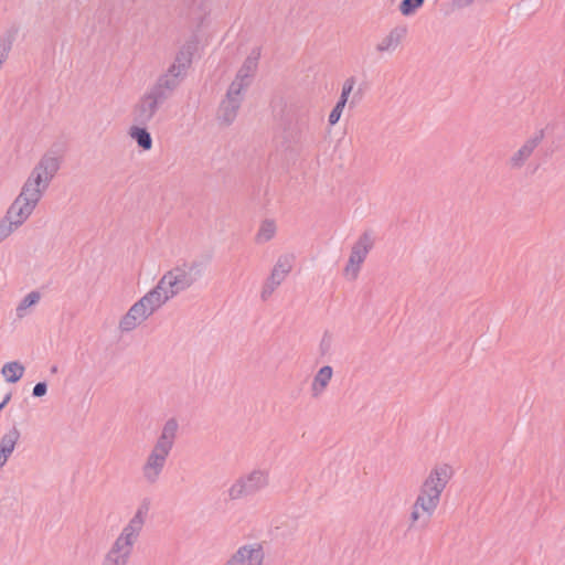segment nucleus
<instances>
[{
    "label": "nucleus",
    "mask_w": 565,
    "mask_h": 565,
    "mask_svg": "<svg viewBox=\"0 0 565 565\" xmlns=\"http://www.w3.org/2000/svg\"><path fill=\"white\" fill-rule=\"evenodd\" d=\"M454 476L455 469L449 462H436L430 467L412 507L409 515L412 525L427 522L433 516Z\"/></svg>",
    "instance_id": "f257e3e1"
},
{
    "label": "nucleus",
    "mask_w": 565,
    "mask_h": 565,
    "mask_svg": "<svg viewBox=\"0 0 565 565\" xmlns=\"http://www.w3.org/2000/svg\"><path fill=\"white\" fill-rule=\"evenodd\" d=\"M374 235L372 232H363L352 244L347 262L342 269L345 280L354 281L358 279L362 266L374 246Z\"/></svg>",
    "instance_id": "f03ea898"
},
{
    "label": "nucleus",
    "mask_w": 565,
    "mask_h": 565,
    "mask_svg": "<svg viewBox=\"0 0 565 565\" xmlns=\"http://www.w3.org/2000/svg\"><path fill=\"white\" fill-rule=\"evenodd\" d=\"M193 281L190 267H177L163 275L152 291L164 305L169 299L190 287Z\"/></svg>",
    "instance_id": "7ed1b4c3"
},
{
    "label": "nucleus",
    "mask_w": 565,
    "mask_h": 565,
    "mask_svg": "<svg viewBox=\"0 0 565 565\" xmlns=\"http://www.w3.org/2000/svg\"><path fill=\"white\" fill-rule=\"evenodd\" d=\"M149 510L150 503L148 501H143L138 505L135 514L124 526L120 534L116 539L114 546L131 554L134 544L136 543L146 523Z\"/></svg>",
    "instance_id": "20e7f679"
},
{
    "label": "nucleus",
    "mask_w": 565,
    "mask_h": 565,
    "mask_svg": "<svg viewBox=\"0 0 565 565\" xmlns=\"http://www.w3.org/2000/svg\"><path fill=\"white\" fill-rule=\"evenodd\" d=\"M163 303L151 290L136 302L120 320L119 327L124 331L136 329Z\"/></svg>",
    "instance_id": "39448f33"
},
{
    "label": "nucleus",
    "mask_w": 565,
    "mask_h": 565,
    "mask_svg": "<svg viewBox=\"0 0 565 565\" xmlns=\"http://www.w3.org/2000/svg\"><path fill=\"white\" fill-rule=\"evenodd\" d=\"M163 303L151 290L136 302L120 320L119 327L124 331L136 329Z\"/></svg>",
    "instance_id": "423d86ee"
},
{
    "label": "nucleus",
    "mask_w": 565,
    "mask_h": 565,
    "mask_svg": "<svg viewBox=\"0 0 565 565\" xmlns=\"http://www.w3.org/2000/svg\"><path fill=\"white\" fill-rule=\"evenodd\" d=\"M163 303L151 290L136 302L120 320L119 327L124 331L136 329Z\"/></svg>",
    "instance_id": "0eeeda50"
},
{
    "label": "nucleus",
    "mask_w": 565,
    "mask_h": 565,
    "mask_svg": "<svg viewBox=\"0 0 565 565\" xmlns=\"http://www.w3.org/2000/svg\"><path fill=\"white\" fill-rule=\"evenodd\" d=\"M58 169V161L51 156H44L32 170L23 188L32 190L42 196V193L49 185Z\"/></svg>",
    "instance_id": "6e6552de"
},
{
    "label": "nucleus",
    "mask_w": 565,
    "mask_h": 565,
    "mask_svg": "<svg viewBox=\"0 0 565 565\" xmlns=\"http://www.w3.org/2000/svg\"><path fill=\"white\" fill-rule=\"evenodd\" d=\"M269 484V475L266 471L255 470L244 478L238 479L228 489L231 499H239L257 493Z\"/></svg>",
    "instance_id": "1a4fd4ad"
},
{
    "label": "nucleus",
    "mask_w": 565,
    "mask_h": 565,
    "mask_svg": "<svg viewBox=\"0 0 565 565\" xmlns=\"http://www.w3.org/2000/svg\"><path fill=\"white\" fill-rule=\"evenodd\" d=\"M40 199L41 196L36 192L22 188L21 193L7 212L12 224L21 226L32 214Z\"/></svg>",
    "instance_id": "9d476101"
},
{
    "label": "nucleus",
    "mask_w": 565,
    "mask_h": 565,
    "mask_svg": "<svg viewBox=\"0 0 565 565\" xmlns=\"http://www.w3.org/2000/svg\"><path fill=\"white\" fill-rule=\"evenodd\" d=\"M294 266V256L281 255L276 260L269 277L266 279L262 291V299H268L274 291L285 281L287 276L291 273Z\"/></svg>",
    "instance_id": "9b49d317"
},
{
    "label": "nucleus",
    "mask_w": 565,
    "mask_h": 565,
    "mask_svg": "<svg viewBox=\"0 0 565 565\" xmlns=\"http://www.w3.org/2000/svg\"><path fill=\"white\" fill-rule=\"evenodd\" d=\"M265 550L262 543L241 545L228 558L226 565H264Z\"/></svg>",
    "instance_id": "f8f14e48"
},
{
    "label": "nucleus",
    "mask_w": 565,
    "mask_h": 565,
    "mask_svg": "<svg viewBox=\"0 0 565 565\" xmlns=\"http://www.w3.org/2000/svg\"><path fill=\"white\" fill-rule=\"evenodd\" d=\"M169 454L157 447L152 448L142 467V476L147 481L154 482L158 480Z\"/></svg>",
    "instance_id": "ddd939ff"
},
{
    "label": "nucleus",
    "mask_w": 565,
    "mask_h": 565,
    "mask_svg": "<svg viewBox=\"0 0 565 565\" xmlns=\"http://www.w3.org/2000/svg\"><path fill=\"white\" fill-rule=\"evenodd\" d=\"M248 74L242 75V71L238 73L236 78L232 82L226 98L223 100V108L232 107V110L238 109L239 106V96L242 92L246 88L248 81Z\"/></svg>",
    "instance_id": "4468645a"
},
{
    "label": "nucleus",
    "mask_w": 565,
    "mask_h": 565,
    "mask_svg": "<svg viewBox=\"0 0 565 565\" xmlns=\"http://www.w3.org/2000/svg\"><path fill=\"white\" fill-rule=\"evenodd\" d=\"M333 377V370L329 365H324L318 370L310 385L311 394L318 397L324 393Z\"/></svg>",
    "instance_id": "2eb2a0df"
},
{
    "label": "nucleus",
    "mask_w": 565,
    "mask_h": 565,
    "mask_svg": "<svg viewBox=\"0 0 565 565\" xmlns=\"http://www.w3.org/2000/svg\"><path fill=\"white\" fill-rule=\"evenodd\" d=\"M179 425L175 419H169L162 427L154 447L170 452L177 437Z\"/></svg>",
    "instance_id": "dca6fc26"
},
{
    "label": "nucleus",
    "mask_w": 565,
    "mask_h": 565,
    "mask_svg": "<svg viewBox=\"0 0 565 565\" xmlns=\"http://www.w3.org/2000/svg\"><path fill=\"white\" fill-rule=\"evenodd\" d=\"M19 438L20 433L15 427L2 436L0 441V467L7 462L8 458L13 452Z\"/></svg>",
    "instance_id": "f3484780"
},
{
    "label": "nucleus",
    "mask_w": 565,
    "mask_h": 565,
    "mask_svg": "<svg viewBox=\"0 0 565 565\" xmlns=\"http://www.w3.org/2000/svg\"><path fill=\"white\" fill-rule=\"evenodd\" d=\"M277 233V224L274 220H263L256 231L254 241L256 244L262 245L271 241Z\"/></svg>",
    "instance_id": "a211bd4d"
},
{
    "label": "nucleus",
    "mask_w": 565,
    "mask_h": 565,
    "mask_svg": "<svg viewBox=\"0 0 565 565\" xmlns=\"http://www.w3.org/2000/svg\"><path fill=\"white\" fill-rule=\"evenodd\" d=\"M535 148L534 141L522 145L510 158L509 164L512 168H521L532 156Z\"/></svg>",
    "instance_id": "6ab92c4d"
},
{
    "label": "nucleus",
    "mask_w": 565,
    "mask_h": 565,
    "mask_svg": "<svg viewBox=\"0 0 565 565\" xmlns=\"http://www.w3.org/2000/svg\"><path fill=\"white\" fill-rule=\"evenodd\" d=\"M1 374L9 383L18 382L24 374V366L19 362H9L2 366Z\"/></svg>",
    "instance_id": "aec40b11"
},
{
    "label": "nucleus",
    "mask_w": 565,
    "mask_h": 565,
    "mask_svg": "<svg viewBox=\"0 0 565 565\" xmlns=\"http://www.w3.org/2000/svg\"><path fill=\"white\" fill-rule=\"evenodd\" d=\"M130 554L113 545L103 565H127Z\"/></svg>",
    "instance_id": "412c9836"
},
{
    "label": "nucleus",
    "mask_w": 565,
    "mask_h": 565,
    "mask_svg": "<svg viewBox=\"0 0 565 565\" xmlns=\"http://www.w3.org/2000/svg\"><path fill=\"white\" fill-rule=\"evenodd\" d=\"M130 137L137 141V143L143 149V150H150L152 147V139L150 134L139 127H132L130 129Z\"/></svg>",
    "instance_id": "4be33fe9"
},
{
    "label": "nucleus",
    "mask_w": 565,
    "mask_h": 565,
    "mask_svg": "<svg viewBox=\"0 0 565 565\" xmlns=\"http://www.w3.org/2000/svg\"><path fill=\"white\" fill-rule=\"evenodd\" d=\"M40 300V294L36 291L30 292L26 295L21 303L17 308V313L19 317H23L25 313V310L33 305H35Z\"/></svg>",
    "instance_id": "5701e85b"
},
{
    "label": "nucleus",
    "mask_w": 565,
    "mask_h": 565,
    "mask_svg": "<svg viewBox=\"0 0 565 565\" xmlns=\"http://www.w3.org/2000/svg\"><path fill=\"white\" fill-rule=\"evenodd\" d=\"M424 3V0H403L399 10L403 15L413 14Z\"/></svg>",
    "instance_id": "b1692460"
},
{
    "label": "nucleus",
    "mask_w": 565,
    "mask_h": 565,
    "mask_svg": "<svg viewBox=\"0 0 565 565\" xmlns=\"http://www.w3.org/2000/svg\"><path fill=\"white\" fill-rule=\"evenodd\" d=\"M19 227L18 224H12L9 216L6 215L4 220L0 222V242L7 238L12 232Z\"/></svg>",
    "instance_id": "393cba45"
},
{
    "label": "nucleus",
    "mask_w": 565,
    "mask_h": 565,
    "mask_svg": "<svg viewBox=\"0 0 565 565\" xmlns=\"http://www.w3.org/2000/svg\"><path fill=\"white\" fill-rule=\"evenodd\" d=\"M345 105L347 103L339 100L334 108L331 110L329 115V124L331 126L335 125L340 120Z\"/></svg>",
    "instance_id": "a878e982"
},
{
    "label": "nucleus",
    "mask_w": 565,
    "mask_h": 565,
    "mask_svg": "<svg viewBox=\"0 0 565 565\" xmlns=\"http://www.w3.org/2000/svg\"><path fill=\"white\" fill-rule=\"evenodd\" d=\"M397 45V39L394 38L393 34L388 35L387 38H385L380 44H379V50L381 51H385V50H391V49H395Z\"/></svg>",
    "instance_id": "bb28decb"
},
{
    "label": "nucleus",
    "mask_w": 565,
    "mask_h": 565,
    "mask_svg": "<svg viewBox=\"0 0 565 565\" xmlns=\"http://www.w3.org/2000/svg\"><path fill=\"white\" fill-rule=\"evenodd\" d=\"M354 82L352 79L347 81L342 86L340 99L343 103H348L349 96L352 93Z\"/></svg>",
    "instance_id": "cd10ccee"
},
{
    "label": "nucleus",
    "mask_w": 565,
    "mask_h": 565,
    "mask_svg": "<svg viewBox=\"0 0 565 565\" xmlns=\"http://www.w3.org/2000/svg\"><path fill=\"white\" fill-rule=\"evenodd\" d=\"M220 111H221V116L223 117L224 121L230 122V121H232L234 119L237 109H235L233 111L231 106L227 107L226 109H224L223 108V104H222Z\"/></svg>",
    "instance_id": "c85d7f7f"
},
{
    "label": "nucleus",
    "mask_w": 565,
    "mask_h": 565,
    "mask_svg": "<svg viewBox=\"0 0 565 565\" xmlns=\"http://www.w3.org/2000/svg\"><path fill=\"white\" fill-rule=\"evenodd\" d=\"M46 393V384L45 383H38L33 388V395L36 397H41L45 395Z\"/></svg>",
    "instance_id": "c756f323"
},
{
    "label": "nucleus",
    "mask_w": 565,
    "mask_h": 565,
    "mask_svg": "<svg viewBox=\"0 0 565 565\" xmlns=\"http://www.w3.org/2000/svg\"><path fill=\"white\" fill-rule=\"evenodd\" d=\"M177 62H179L181 64L182 68H185L191 64V57L189 54L181 53L177 57Z\"/></svg>",
    "instance_id": "7c9ffc66"
},
{
    "label": "nucleus",
    "mask_w": 565,
    "mask_h": 565,
    "mask_svg": "<svg viewBox=\"0 0 565 565\" xmlns=\"http://www.w3.org/2000/svg\"><path fill=\"white\" fill-rule=\"evenodd\" d=\"M255 68H256V62L255 61H249L248 62V66H247L248 72L252 73V72L255 71Z\"/></svg>",
    "instance_id": "2f4dec72"
},
{
    "label": "nucleus",
    "mask_w": 565,
    "mask_h": 565,
    "mask_svg": "<svg viewBox=\"0 0 565 565\" xmlns=\"http://www.w3.org/2000/svg\"><path fill=\"white\" fill-rule=\"evenodd\" d=\"M175 70H177V66H175V65H172L170 71H171V72H174Z\"/></svg>",
    "instance_id": "473e14b6"
}]
</instances>
